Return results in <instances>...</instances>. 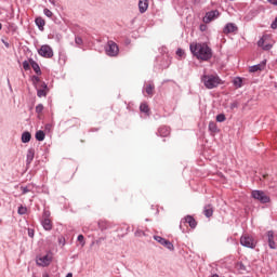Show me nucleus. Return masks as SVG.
Listing matches in <instances>:
<instances>
[{"label":"nucleus","instance_id":"30","mask_svg":"<svg viewBox=\"0 0 277 277\" xmlns=\"http://www.w3.org/2000/svg\"><path fill=\"white\" fill-rule=\"evenodd\" d=\"M23 68L24 70H31V63H29V61H24Z\"/></svg>","mask_w":277,"mask_h":277},{"label":"nucleus","instance_id":"48","mask_svg":"<svg viewBox=\"0 0 277 277\" xmlns=\"http://www.w3.org/2000/svg\"><path fill=\"white\" fill-rule=\"evenodd\" d=\"M50 2L52 3V5H55V1L54 0H50Z\"/></svg>","mask_w":277,"mask_h":277},{"label":"nucleus","instance_id":"1","mask_svg":"<svg viewBox=\"0 0 277 277\" xmlns=\"http://www.w3.org/2000/svg\"><path fill=\"white\" fill-rule=\"evenodd\" d=\"M189 49L190 53L202 62H209L213 57V51L207 43H190Z\"/></svg>","mask_w":277,"mask_h":277},{"label":"nucleus","instance_id":"36","mask_svg":"<svg viewBox=\"0 0 277 277\" xmlns=\"http://www.w3.org/2000/svg\"><path fill=\"white\" fill-rule=\"evenodd\" d=\"M78 241L81 243V246H85V238L83 237V235L78 236Z\"/></svg>","mask_w":277,"mask_h":277},{"label":"nucleus","instance_id":"2","mask_svg":"<svg viewBox=\"0 0 277 277\" xmlns=\"http://www.w3.org/2000/svg\"><path fill=\"white\" fill-rule=\"evenodd\" d=\"M201 81L207 90H213L217 88V85H222V79L216 75H203Z\"/></svg>","mask_w":277,"mask_h":277},{"label":"nucleus","instance_id":"20","mask_svg":"<svg viewBox=\"0 0 277 277\" xmlns=\"http://www.w3.org/2000/svg\"><path fill=\"white\" fill-rule=\"evenodd\" d=\"M35 23L40 31H44V25H47V22L42 17H37L35 19Z\"/></svg>","mask_w":277,"mask_h":277},{"label":"nucleus","instance_id":"35","mask_svg":"<svg viewBox=\"0 0 277 277\" xmlns=\"http://www.w3.org/2000/svg\"><path fill=\"white\" fill-rule=\"evenodd\" d=\"M267 237H268V243L274 242V232L269 230L267 233Z\"/></svg>","mask_w":277,"mask_h":277},{"label":"nucleus","instance_id":"39","mask_svg":"<svg viewBox=\"0 0 277 277\" xmlns=\"http://www.w3.org/2000/svg\"><path fill=\"white\" fill-rule=\"evenodd\" d=\"M45 217L49 220V217H51V212L49 211H43V220H45Z\"/></svg>","mask_w":277,"mask_h":277},{"label":"nucleus","instance_id":"8","mask_svg":"<svg viewBox=\"0 0 277 277\" xmlns=\"http://www.w3.org/2000/svg\"><path fill=\"white\" fill-rule=\"evenodd\" d=\"M36 88H37V96L39 98H42V96H47V94L49 93V87L47 85L45 82H40V84H37Z\"/></svg>","mask_w":277,"mask_h":277},{"label":"nucleus","instance_id":"51","mask_svg":"<svg viewBox=\"0 0 277 277\" xmlns=\"http://www.w3.org/2000/svg\"><path fill=\"white\" fill-rule=\"evenodd\" d=\"M43 277H49V274H47V273H45V274H43Z\"/></svg>","mask_w":277,"mask_h":277},{"label":"nucleus","instance_id":"3","mask_svg":"<svg viewBox=\"0 0 277 277\" xmlns=\"http://www.w3.org/2000/svg\"><path fill=\"white\" fill-rule=\"evenodd\" d=\"M251 198L254 200H258V202H261V205H267V202H271L269 195L263 190H252Z\"/></svg>","mask_w":277,"mask_h":277},{"label":"nucleus","instance_id":"45","mask_svg":"<svg viewBox=\"0 0 277 277\" xmlns=\"http://www.w3.org/2000/svg\"><path fill=\"white\" fill-rule=\"evenodd\" d=\"M271 5H277V0H267Z\"/></svg>","mask_w":277,"mask_h":277},{"label":"nucleus","instance_id":"10","mask_svg":"<svg viewBox=\"0 0 277 277\" xmlns=\"http://www.w3.org/2000/svg\"><path fill=\"white\" fill-rule=\"evenodd\" d=\"M239 31V27L235 25V23H227L223 28V34L228 36V34H237Z\"/></svg>","mask_w":277,"mask_h":277},{"label":"nucleus","instance_id":"42","mask_svg":"<svg viewBox=\"0 0 277 277\" xmlns=\"http://www.w3.org/2000/svg\"><path fill=\"white\" fill-rule=\"evenodd\" d=\"M22 194H29V188L28 187H21Z\"/></svg>","mask_w":277,"mask_h":277},{"label":"nucleus","instance_id":"43","mask_svg":"<svg viewBox=\"0 0 277 277\" xmlns=\"http://www.w3.org/2000/svg\"><path fill=\"white\" fill-rule=\"evenodd\" d=\"M34 229L29 228L28 229V237H30L31 239H34Z\"/></svg>","mask_w":277,"mask_h":277},{"label":"nucleus","instance_id":"28","mask_svg":"<svg viewBox=\"0 0 277 277\" xmlns=\"http://www.w3.org/2000/svg\"><path fill=\"white\" fill-rule=\"evenodd\" d=\"M235 88H241L243 85V80L240 77H237L233 81Z\"/></svg>","mask_w":277,"mask_h":277},{"label":"nucleus","instance_id":"4","mask_svg":"<svg viewBox=\"0 0 277 277\" xmlns=\"http://www.w3.org/2000/svg\"><path fill=\"white\" fill-rule=\"evenodd\" d=\"M105 51L106 55H108L109 57H118V54L120 53V48H118V44L116 42L110 40L107 42Z\"/></svg>","mask_w":277,"mask_h":277},{"label":"nucleus","instance_id":"22","mask_svg":"<svg viewBox=\"0 0 277 277\" xmlns=\"http://www.w3.org/2000/svg\"><path fill=\"white\" fill-rule=\"evenodd\" d=\"M145 92L146 94H148L149 96H154L155 95V84L153 83H148L145 87Z\"/></svg>","mask_w":277,"mask_h":277},{"label":"nucleus","instance_id":"29","mask_svg":"<svg viewBox=\"0 0 277 277\" xmlns=\"http://www.w3.org/2000/svg\"><path fill=\"white\" fill-rule=\"evenodd\" d=\"M17 213L18 215H25L27 213V207L19 206Z\"/></svg>","mask_w":277,"mask_h":277},{"label":"nucleus","instance_id":"34","mask_svg":"<svg viewBox=\"0 0 277 277\" xmlns=\"http://www.w3.org/2000/svg\"><path fill=\"white\" fill-rule=\"evenodd\" d=\"M43 14H45L48 16V18H52L53 17V12L49 9H44L43 10Z\"/></svg>","mask_w":277,"mask_h":277},{"label":"nucleus","instance_id":"6","mask_svg":"<svg viewBox=\"0 0 277 277\" xmlns=\"http://www.w3.org/2000/svg\"><path fill=\"white\" fill-rule=\"evenodd\" d=\"M258 47L263 49V51H271L273 44L269 43V35H263L262 38L258 41Z\"/></svg>","mask_w":277,"mask_h":277},{"label":"nucleus","instance_id":"27","mask_svg":"<svg viewBox=\"0 0 277 277\" xmlns=\"http://www.w3.org/2000/svg\"><path fill=\"white\" fill-rule=\"evenodd\" d=\"M140 110L143 113V114H146L147 116L150 114V108L148 107V104L146 103H142L140 105Z\"/></svg>","mask_w":277,"mask_h":277},{"label":"nucleus","instance_id":"24","mask_svg":"<svg viewBox=\"0 0 277 277\" xmlns=\"http://www.w3.org/2000/svg\"><path fill=\"white\" fill-rule=\"evenodd\" d=\"M98 228L102 230H107V228H111V223L107 221H100Z\"/></svg>","mask_w":277,"mask_h":277},{"label":"nucleus","instance_id":"12","mask_svg":"<svg viewBox=\"0 0 277 277\" xmlns=\"http://www.w3.org/2000/svg\"><path fill=\"white\" fill-rule=\"evenodd\" d=\"M265 66H267V61L264 60L258 65H253L249 68L250 72H259V70H265Z\"/></svg>","mask_w":277,"mask_h":277},{"label":"nucleus","instance_id":"25","mask_svg":"<svg viewBox=\"0 0 277 277\" xmlns=\"http://www.w3.org/2000/svg\"><path fill=\"white\" fill-rule=\"evenodd\" d=\"M22 142H23V144H29V142H31V133H29V132H24L23 134H22Z\"/></svg>","mask_w":277,"mask_h":277},{"label":"nucleus","instance_id":"26","mask_svg":"<svg viewBox=\"0 0 277 277\" xmlns=\"http://www.w3.org/2000/svg\"><path fill=\"white\" fill-rule=\"evenodd\" d=\"M208 129L211 133H219L220 132V130L217 129V123H215V121H210Z\"/></svg>","mask_w":277,"mask_h":277},{"label":"nucleus","instance_id":"5","mask_svg":"<svg viewBox=\"0 0 277 277\" xmlns=\"http://www.w3.org/2000/svg\"><path fill=\"white\" fill-rule=\"evenodd\" d=\"M240 245L243 246L245 248L254 249L256 248V240H254V237L245 234L240 237Z\"/></svg>","mask_w":277,"mask_h":277},{"label":"nucleus","instance_id":"37","mask_svg":"<svg viewBox=\"0 0 277 277\" xmlns=\"http://www.w3.org/2000/svg\"><path fill=\"white\" fill-rule=\"evenodd\" d=\"M75 42L78 47H81V44H83V39H81V37H76Z\"/></svg>","mask_w":277,"mask_h":277},{"label":"nucleus","instance_id":"38","mask_svg":"<svg viewBox=\"0 0 277 277\" xmlns=\"http://www.w3.org/2000/svg\"><path fill=\"white\" fill-rule=\"evenodd\" d=\"M183 55H185V51H183V49H177L176 50V56L177 57H183Z\"/></svg>","mask_w":277,"mask_h":277},{"label":"nucleus","instance_id":"49","mask_svg":"<svg viewBox=\"0 0 277 277\" xmlns=\"http://www.w3.org/2000/svg\"><path fill=\"white\" fill-rule=\"evenodd\" d=\"M211 277H220V275H217V274H213Z\"/></svg>","mask_w":277,"mask_h":277},{"label":"nucleus","instance_id":"32","mask_svg":"<svg viewBox=\"0 0 277 277\" xmlns=\"http://www.w3.org/2000/svg\"><path fill=\"white\" fill-rule=\"evenodd\" d=\"M44 111V105L39 104L36 106V114H42Z\"/></svg>","mask_w":277,"mask_h":277},{"label":"nucleus","instance_id":"14","mask_svg":"<svg viewBox=\"0 0 277 277\" xmlns=\"http://www.w3.org/2000/svg\"><path fill=\"white\" fill-rule=\"evenodd\" d=\"M213 205L208 203L203 207V215L207 217H213Z\"/></svg>","mask_w":277,"mask_h":277},{"label":"nucleus","instance_id":"41","mask_svg":"<svg viewBox=\"0 0 277 277\" xmlns=\"http://www.w3.org/2000/svg\"><path fill=\"white\" fill-rule=\"evenodd\" d=\"M237 107H239V103L234 102L230 104V109H236Z\"/></svg>","mask_w":277,"mask_h":277},{"label":"nucleus","instance_id":"21","mask_svg":"<svg viewBox=\"0 0 277 277\" xmlns=\"http://www.w3.org/2000/svg\"><path fill=\"white\" fill-rule=\"evenodd\" d=\"M158 135H160V137H168V135H170V128L160 127L158 130Z\"/></svg>","mask_w":277,"mask_h":277},{"label":"nucleus","instance_id":"33","mask_svg":"<svg viewBox=\"0 0 277 277\" xmlns=\"http://www.w3.org/2000/svg\"><path fill=\"white\" fill-rule=\"evenodd\" d=\"M32 81L35 85H40V83H43L42 81H40V77L38 76H32Z\"/></svg>","mask_w":277,"mask_h":277},{"label":"nucleus","instance_id":"23","mask_svg":"<svg viewBox=\"0 0 277 277\" xmlns=\"http://www.w3.org/2000/svg\"><path fill=\"white\" fill-rule=\"evenodd\" d=\"M35 137L37 142H44V137H47V134L44 133V131L39 130L36 132Z\"/></svg>","mask_w":277,"mask_h":277},{"label":"nucleus","instance_id":"31","mask_svg":"<svg viewBox=\"0 0 277 277\" xmlns=\"http://www.w3.org/2000/svg\"><path fill=\"white\" fill-rule=\"evenodd\" d=\"M226 121V115L220 114L216 116V122H225Z\"/></svg>","mask_w":277,"mask_h":277},{"label":"nucleus","instance_id":"17","mask_svg":"<svg viewBox=\"0 0 277 277\" xmlns=\"http://www.w3.org/2000/svg\"><path fill=\"white\" fill-rule=\"evenodd\" d=\"M34 157H36V149L29 148L27 150V155H26V163H27V166H29V163H31V161H34Z\"/></svg>","mask_w":277,"mask_h":277},{"label":"nucleus","instance_id":"50","mask_svg":"<svg viewBox=\"0 0 277 277\" xmlns=\"http://www.w3.org/2000/svg\"><path fill=\"white\" fill-rule=\"evenodd\" d=\"M1 29H3V25L0 23V31H1Z\"/></svg>","mask_w":277,"mask_h":277},{"label":"nucleus","instance_id":"19","mask_svg":"<svg viewBox=\"0 0 277 277\" xmlns=\"http://www.w3.org/2000/svg\"><path fill=\"white\" fill-rule=\"evenodd\" d=\"M41 224L44 230H53V222L51 221V219H48V217L43 219L41 221Z\"/></svg>","mask_w":277,"mask_h":277},{"label":"nucleus","instance_id":"44","mask_svg":"<svg viewBox=\"0 0 277 277\" xmlns=\"http://www.w3.org/2000/svg\"><path fill=\"white\" fill-rule=\"evenodd\" d=\"M268 246L272 250H276V242H268Z\"/></svg>","mask_w":277,"mask_h":277},{"label":"nucleus","instance_id":"16","mask_svg":"<svg viewBox=\"0 0 277 277\" xmlns=\"http://www.w3.org/2000/svg\"><path fill=\"white\" fill-rule=\"evenodd\" d=\"M29 64L32 68V70L36 72V75H42V70L40 69V65L34 58H29Z\"/></svg>","mask_w":277,"mask_h":277},{"label":"nucleus","instance_id":"40","mask_svg":"<svg viewBox=\"0 0 277 277\" xmlns=\"http://www.w3.org/2000/svg\"><path fill=\"white\" fill-rule=\"evenodd\" d=\"M272 29H277V17L274 19V22L271 24Z\"/></svg>","mask_w":277,"mask_h":277},{"label":"nucleus","instance_id":"9","mask_svg":"<svg viewBox=\"0 0 277 277\" xmlns=\"http://www.w3.org/2000/svg\"><path fill=\"white\" fill-rule=\"evenodd\" d=\"M155 241H158L160 246H164L168 250H174V245L161 236H154Z\"/></svg>","mask_w":277,"mask_h":277},{"label":"nucleus","instance_id":"47","mask_svg":"<svg viewBox=\"0 0 277 277\" xmlns=\"http://www.w3.org/2000/svg\"><path fill=\"white\" fill-rule=\"evenodd\" d=\"M66 277H72V273H68Z\"/></svg>","mask_w":277,"mask_h":277},{"label":"nucleus","instance_id":"7","mask_svg":"<svg viewBox=\"0 0 277 277\" xmlns=\"http://www.w3.org/2000/svg\"><path fill=\"white\" fill-rule=\"evenodd\" d=\"M38 53L39 55H41V57H53V49L51 48V45H41V48L38 50Z\"/></svg>","mask_w":277,"mask_h":277},{"label":"nucleus","instance_id":"15","mask_svg":"<svg viewBox=\"0 0 277 277\" xmlns=\"http://www.w3.org/2000/svg\"><path fill=\"white\" fill-rule=\"evenodd\" d=\"M148 10V0H138V11L144 14Z\"/></svg>","mask_w":277,"mask_h":277},{"label":"nucleus","instance_id":"13","mask_svg":"<svg viewBox=\"0 0 277 277\" xmlns=\"http://www.w3.org/2000/svg\"><path fill=\"white\" fill-rule=\"evenodd\" d=\"M37 265L40 267H48V265H51V258L49 255H44L37 259Z\"/></svg>","mask_w":277,"mask_h":277},{"label":"nucleus","instance_id":"18","mask_svg":"<svg viewBox=\"0 0 277 277\" xmlns=\"http://www.w3.org/2000/svg\"><path fill=\"white\" fill-rule=\"evenodd\" d=\"M184 222L186 224H188V226H190V228H196V226H198V222H196V219H194V216H192V215H187L184 219Z\"/></svg>","mask_w":277,"mask_h":277},{"label":"nucleus","instance_id":"11","mask_svg":"<svg viewBox=\"0 0 277 277\" xmlns=\"http://www.w3.org/2000/svg\"><path fill=\"white\" fill-rule=\"evenodd\" d=\"M220 16V11L213 10L206 13L203 17V23H211V21H215Z\"/></svg>","mask_w":277,"mask_h":277},{"label":"nucleus","instance_id":"46","mask_svg":"<svg viewBox=\"0 0 277 277\" xmlns=\"http://www.w3.org/2000/svg\"><path fill=\"white\" fill-rule=\"evenodd\" d=\"M142 235H144V232H136V233H135V236H136V237H142Z\"/></svg>","mask_w":277,"mask_h":277}]
</instances>
